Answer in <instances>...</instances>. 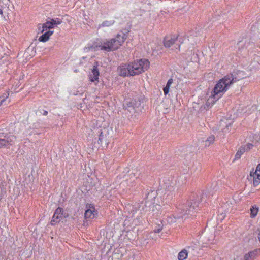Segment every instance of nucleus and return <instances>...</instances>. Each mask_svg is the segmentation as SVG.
I'll return each mask as SVG.
<instances>
[{
    "label": "nucleus",
    "instance_id": "obj_1",
    "mask_svg": "<svg viewBox=\"0 0 260 260\" xmlns=\"http://www.w3.org/2000/svg\"><path fill=\"white\" fill-rule=\"evenodd\" d=\"M150 64L149 61L147 59H137L128 63L121 64L117 71L121 76H135L148 70Z\"/></svg>",
    "mask_w": 260,
    "mask_h": 260
},
{
    "label": "nucleus",
    "instance_id": "obj_2",
    "mask_svg": "<svg viewBox=\"0 0 260 260\" xmlns=\"http://www.w3.org/2000/svg\"><path fill=\"white\" fill-rule=\"evenodd\" d=\"M233 80L232 75H226L218 81L205 105V108H209L221 98L233 83Z\"/></svg>",
    "mask_w": 260,
    "mask_h": 260
},
{
    "label": "nucleus",
    "instance_id": "obj_3",
    "mask_svg": "<svg viewBox=\"0 0 260 260\" xmlns=\"http://www.w3.org/2000/svg\"><path fill=\"white\" fill-rule=\"evenodd\" d=\"M120 31L116 35L115 38L106 39L103 43L96 42L93 44L91 48L94 50H104L107 52H111L118 50L124 43L127 38V33Z\"/></svg>",
    "mask_w": 260,
    "mask_h": 260
},
{
    "label": "nucleus",
    "instance_id": "obj_4",
    "mask_svg": "<svg viewBox=\"0 0 260 260\" xmlns=\"http://www.w3.org/2000/svg\"><path fill=\"white\" fill-rule=\"evenodd\" d=\"M188 206L189 207H187L186 206H184V205L179 204L177 207V210L176 211L177 213L179 214L175 216L172 215L168 216L167 219L168 223L172 224L175 222L177 219L182 218L183 216L188 214L192 208H194V205H189V203H188Z\"/></svg>",
    "mask_w": 260,
    "mask_h": 260
},
{
    "label": "nucleus",
    "instance_id": "obj_5",
    "mask_svg": "<svg viewBox=\"0 0 260 260\" xmlns=\"http://www.w3.org/2000/svg\"><path fill=\"white\" fill-rule=\"evenodd\" d=\"M247 179L251 181L254 186H257L260 184V164H258L255 170L250 171L249 175L247 176Z\"/></svg>",
    "mask_w": 260,
    "mask_h": 260
},
{
    "label": "nucleus",
    "instance_id": "obj_6",
    "mask_svg": "<svg viewBox=\"0 0 260 260\" xmlns=\"http://www.w3.org/2000/svg\"><path fill=\"white\" fill-rule=\"evenodd\" d=\"M86 209L84 216L86 219H92L98 215V211L93 204H87L86 205Z\"/></svg>",
    "mask_w": 260,
    "mask_h": 260
},
{
    "label": "nucleus",
    "instance_id": "obj_7",
    "mask_svg": "<svg viewBox=\"0 0 260 260\" xmlns=\"http://www.w3.org/2000/svg\"><path fill=\"white\" fill-rule=\"evenodd\" d=\"M98 66V63L96 62L91 69V72L89 73V80L91 82H99V81L100 72Z\"/></svg>",
    "mask_w": 260,
    "mask_h": 260
},
{
    "label": "nucleus",
    "instance_id": "obj_8",
    "mask_svg": "<svg viewBox=\"0 0 260 260\" xmlns=\"http://www.w3.org/2000/svg\"><path fill=\"white\" fill-rule=\"evenodd\" d=\"M175 186L174 185H170L166 187L164 190L163 199L166 200V202L171 201L174 196Z\"/></svg>",
    "mask_w": 260,
    "mask_h": 260
},
{
    "label": "nucleus",
    "instance_id": "obj_9",
    "mask_svg": "<svg viewBox=\"0 0 260 260\" xmlns=\"http://www.w3.org/2000/svg\"><path fill=\"white\" fill-rule=\"evenodd\" d=\"M63 210L60 207L57 208L54 213L50 223L51 225H55L56 223L59 222L63 218Z\"/></svg>",
    "mask_w": 260,
    "mask_h": 260
},
{
    "label": "nucleus",
    "instance_id": "obj_10",
    "mask_svg": "<svg viewBox=\"0 0 260 260\" xmlns=\"http://www.w3.org/2000/svg\"><path fill=\"white\" fill-rule=\"evenodd\" d=\"M177 39L178 36L177 35H169L166 36L164 38V45L166 48H169L174 44Z\"/></svg>",
    "mask_w": 260,
    "mask_h": 260
},
{
    "label": "nucleus",
    "instance_id": "obj_11",
    "mask_svg": "<svg viewBox=\"0 0 260 260\" xmlns=\"http://www.w3.org/2000/svg\"><path fill=\"white\" fill-rule=\"evenodd\" d=\"M16 137L14 136L7 137L4 139H0V148L12 145Z\"/></svg>",
    "mask_w": 260,
    "mask_h": 260
},
{
    "label": "nucleus",
    "instance_id": "obj_12",
    "mask_svg": "<svg viewBox=\"0 0 260 260\" xmlns=\"http://www.w3.org/2000/svg\"><path fill=\"white\" fill-rule=\"evenodd\" d=\"M115 20L113 19L109 20H104L101 24L98 25V26H97V29L99 30L103 27H110L113 26L115 24Z\"/></svg>",
    "mask_w": 260,
    "mask_h": 260
},
{
    "label": "nucleus",
    "instance_id": "obj_13",
    "mask_svg": "<svg viewBox=\"0 0 260 260\" xmlns=\"http://www.w3.org/2000/svg\"><path fill=\"white\" fill-rule=\"evenodd\" d=\"M54 31L52 30H48L45 33L43 34L42 35L39 37L38 40L39 42H46L49 40L50 37L53 34Z\"/></svg>",
    "mask_w": 260,
    "mask_h": 260
},
{
    "label": "nucleus",
    "instance_id": "obj_14",
    "mask_svg": "<svg viewBox=\"0 0 260 260\" xmlns=\"http://www.w3.org/2000/svg\"><path fill=\"white\" fill-rule=\"evenodd\" d=\"M54 27V25L53 24L51 20L47 21L45 23H43L42 25L41 28L40 27H39L38 28L40 30L41 33H43V32L45 30H47V29H52Z\"/></svg>",
    "mask_w": 260,
    "mask_h": 260
},
{
    "label": "nucleus",
    "instance_id": "obj_15",
    "mask_svg": "<svg viewBox=\"0 0 260 260\" xmlns=\"http://www.w3.org/2000/svg\"><path fill=\"white\" fill-rule=\"evenodd\" d=\"M259 211V207L254 205L251 207L250 209V217L253 218L256 216Z\"/></svg>",
    "mask_w": 260,
    "mask_h": 260
},
{
    "label": "nucleus",
    "instance_id": "obj_16",
    "mask_svg": "<svg viewBox=\"0 0 260 260\" xmlns=\"http://www.w3.org/2000/svg\"><path fill=\"white\" fill-rule=\"evenodd\" d=\"M188 256V252L186 250L183 249L181 250L178 255V259L179 260H185Z\"/></svg>",
    "mask_w": 260,
    "mask_h": 260
},
{
    "label": "nucleus",
    "instance_id": "obj_17",
    "mask_svg": "<svg viewBox=\"0 0 260 260\" xmlns=\"http://www.w3.org/2000/svg\"><path fill=\"white\" fill-rule=\"evenodd\" d=\"M215 142V137L213 135L209 136L207 139L205 141V146L209 147L211 144H213Z\"/></svg>",
    "mask_w": 260,
    "mask_h": 260
},
{
    "label": "nucleus",
    "instance_id": "obj_18",
    "mask_svg": "<svg viewBox=\"0 0 260 260\" xmlns=\"http://www.w3.org/2000/svg\"><path fill=\"white\" fill-rule=\"evenodd\" d=\"M9 95L10 92L9 90H7L5 92L3 93V94L1 96H0V106L9 98Z\"/></svg>",
    "mask_w": 260,
    "mask_h": 260
},
{
    "label": "nucleus",
    "instance_id": "obj_19",
    "mask_svg": "<svg viewBox=\"0 0 260 260\" xmlns=\"http://www.w3.org/2000/svg\"><path fill=\"white\" fill-rule=\"evenodd\" d=\"M249 253L250 255H251L253 259H254L260 254V249H255L253 251L249 252Z\"/></svg>",
    "mask_w": 260,
    "mask_h": 260
},
{
    "label": "nucleus",
    "instance_id": "obj_20",
    "mask_svg": "<svg viewBox=\"0 0 260 260\" xmlns=\"http://www.w3.org/2000/svg\"><path fill=\"white\" fill-rule=\"evenodd\" d=\"M245 152L244 149L242 147L238 150L236 154H235V158L239 159L240 158L242 154Z\"/></svg>",
    "mask_w": 260,
    "mask_h": 260
},
{
    "label": "nucleus",
    "instance_id": "obj_21",
    "mask_svg": "<svg viewBox=\"0 0 260 260\" xmlns=\"http://www.w3.org/2000/svg\"><path fill=\"white\" fill-rule=\"evenodd\" d=\"M253 147V145L251 143H247L246 144V145L242 146V148L243 149H244V151L246 152V151H249V150H250L251 149H252Z\"/></svg>",
    "mask_w": 260,
    "mask_h": 260
},
{
    "label": "nucleus",
    "instance_id": "obj_22",
    "mask_svg": "<svg viewBox=\"0 0 260 260\" xmlns=\"http://www.w3.org/2000/svg\"><path fill=\"white\" fill-rule=\"evenodd\" d=\"M105 136L102 131H101L99 136L98 143L102 144L103 140L104 139Z\"/></svg>",
    "mask_w": 260,
    "mask_h": 260
},
{
    "label": "nucleus",
    "instance_id": "obj_23",
    "mask_svg": "<svg viewBox=\"0 0 260 260\" xmlns=\"http://www.w3.org/2000/svg\"><path fill=\"white\" fill-rule=\"evenodd\" d=\"M129 186L130 187H134L136 185V178H133V179H131V178H129Z\"/></svg>",
    "mask_w": 260,
    "mask_h": 260
},
{
    "label": "nucleus",
    "instance_id": "obj_24",
    "mask_svg": "<svg viewBox=\"0 0 260 260\" xmlns=\"http://www.w3.org/2000/svg\"><path fill=\"white\" fill-rule=\"evenodd\" d=\"M51 20L52 21L54 25H58V24H61V21L60 20V19L59 18H56L55 19H51Z\"/></svg>",
    "mask_w": 260,
    "mask_h": 260
},
{
    "label": "nucleus",
    "instance_id": "obj_25",
    "mask_svg": "<svg viewBox=\"0 0 260 260\" xmlns=\"http://www.w3.org/2000/svg\"><path fill=\"white\" fill-rule=\"evenodd\" d=\"M244 260H254V259L252 256L250 255V253L249 252L248 253L245 255Z\"/></svg>",
    "mask_w": 260,
    "mask_h": 260
},
{
    "label": "nucleus",
    "instance_id": "obj_26",
    "mask_svg": "<svg viewBox=\"0 0 260 260\" xmlns=\"http://www.w3.org/2000/svg\"><path fill=\"white\" fill-rule=\"evenodd\" d=\"M162 230V226L161 225H159L157 228H156L154 230V232L155 233H160Z\"/></svg>",
    "mask_w": 260,
    "mask_h": 260
},
{
    "label": "nucleus",
    "instance_id": "obj_27",
    "mask_svg": "<svg viewBox=\"0 0 260 260\" xmlns=\"http://www.w3.org/2000/svg\"><path fill=\"white\" fill-rule=\"evenodd\" d=\"M173 82V79L171 78V79H169V80L168 81V82L167 83L166 86L170 89V86L172 84Z\"/></svg>",
    "mask_w": 260,
    "mask_h": 260
},
{
    "label": "nucleus",
    "instance_id": "obj_28",
    "mask_svg": "<svg viewBox=\"0 0 260 260\" xmlns=\"http://www.w3.org/2000/svg\"><path fill=\"white\" fill-rule=\"evenodd\" d=\"M170 89L166 86L163 88V91L165 95L168 94Z\"/></svg>",
    "mask_w": 260,
    "mask_h": 260
},
{
    "label": "nucleus",
    "instance_id": "obj_29",
    "mask_svg": "<svg viewBox=\"0 0 260 260\" xmlns=\"http://www.w3.org/2000/svg\"><path fill=\"white\" fill-rule=\"evenodd\" d=\"M231 204V202H226L224 204V206L223 207L224 208H226L227 207H229Z\"/></svg>",
    "mask_w": 260,
    "mask_h": 260
},
{
    "label": "nucleus",
    "instance_id": "obj_30",
    "mask_svg": "<svg viewBox=\"0 0 260 260\" xmlns=\"http://www.w3.org/2000/svg\"><path fill=\"white\" fill-rule=\"evenodd\" d=\"M0 15L2 16H3V11L2 7H0Z\"/></svg>",
    "mask_w": 260,
    "mask_h": 260
},
{
    "label": "nucleus",
    "instance_id": "obj_31",
    "mask_svg": "<svg viewBox=\"0 0 260 260\" xmlns=\"http://www.w3.org/2000/svg\"><path fill=\"white\" fill-rule=\"evenodd\" d=\"M43 115H47L48 114V112L46 110H44L43 113Z\"/></svg>",
    "mask_w": 260,
    "mask_h": 260
},
{
    "label": "nucleus",
    "instance_id": "obj_32",
    "mask_svg": "<svg viewBox=\"0 0 260 260\" xmlns=\"http://www.w3.org/2000/svg\"><path fill=\"white\" fill-rule=\"evenodd\" d=\"M89 260H92V259H89Z\"/></svg>",
    "mask_w": 260,
    "mask_h": 260
}]
</instances>
